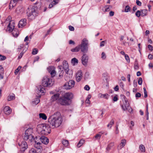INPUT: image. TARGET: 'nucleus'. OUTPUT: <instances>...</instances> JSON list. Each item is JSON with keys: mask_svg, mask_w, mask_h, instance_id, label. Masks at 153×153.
Wrapping results in <instances>:
<instances>
[{"mask_svg": "<svg viewBox=\"0 0 153 153\" xmlns=\"http://www.w3.org/2000/svg\"><path fill=\"white\" fill-rule=\"evenodd\" d=\"M48 122L50 126L52 128L59 127L62 122L60 113L56 112L51 115L48 119Z\"/></svg>", "mask_w": 153, "mask_h": 153, "instance_id": "f257e3e1", "label": "nucleus"}, {"mask_svg": "<svg viewBox=\"0 0 153 153\" xmlns=\"http://www.w3.org/2000/svg\"><path fill=\"white\" fill-rule=\"evenodd\" d=\"M51 127L46 124H40L37 127V131L43 135H47L50 133Z\"/></svg>", "mask_w": 153, "mask_h": 153, "instance_id": "f03ea898", "label": "nucleus"}, {"mask_svg": "<svg viewBox=\"0 0 153 153\" xmlns=\"http://www.w3.org/2000/svg\"><path fill=\"white\" fill-rule=\"evenodd\" d=\"M14 22L12 20L10 21V22L7 26V30L10 32H12V34L13 36L15 37H16L18 36L19 32L16 29H13L14 27Z\"/></svg>", "mask_w": 153, "mask_h": 153, "instance_id": "7ed1b4c3", "label": "nucleus"}, {"mask_svg": "<svg viewBox=\"0 0 153 153\" xmlns=\"http://www.w3.org/2000/svg\"><path fill=\"white\" fill-rule=\"evenodd\" d=\"M88 41L86 38H84L82 40L81 43L79 45L80 50L83 53H87L88 51Z\"/></svg>", "mask_w": 153, "mask_h": 153, "instance_id": "20e7f679", "label": "nucleus"}, {"mask_svg": "<svg viewBox=\"0 0 153 153\" xmlns=\"http://www.w3.org/2000/svg\"><path fill=\"white\" fill-rule=\"evenodd\" d=\"M54 83V81L48 76H45L42 79V85L44 87H50Z\"/></svg>", "mask_w": 153, "mask_h": 153, "instance_id": "39448f33", "label": "nucleus"}, {"mask_svg": "<svg viewBox=\"0 0 153 153\" xmlns=\"http://www.w3.org/2000/svg\"><path fill=\"white\" fill-rule=\"evenodd\" d=\"M37 11L34 7H33L30 9H29L28 11L27 12V16L30 19H34L37 15Z\"/></svg>", "mask_w": 153, "mask_h": 153, "instance_id": "423d86ee", "label": "nucleus"}, {"mask_svg": "<svg viewBox=\"0 0 153 153\" xmlns=\"http://www.w3.org/2000/svg\"><path fill=\"white\" fill-rule=\"evenodd\" d=\"M33 132V129L32 128H28L25 131V135L24 136V139L25 140H27L29 139L31 140L33 138V136L32 134Z\"/></svg>", "mask_w": 153, "mask_h": 153, "instance_id": "0eeeda50", "label": "nucleus"}, {"mask_svg": "<svg viewBox=\"0 0 153 153\" xmlns=\"http://www.w3.org/2000/svg\"><path fill=\"white\" fill-rule=\"evenodd\" d=\"M75 85V81L71 80L66 82L64 85L63 87L64 89H69L73 87Z\"/></svg>", "mask_w": 153, "mask_h": 153, "instance_id": "6e6552de", "label": "nucleus"}, {"mask_svg": "<svg viewBox=\"0 0 153 153\" xmlns=\"http://www.w3.org/2000/svg\"><path fill=\"white\" fill-rule=\"evenodd\" d=\"M18 145L20 147V151L22 152H24L28 148L27 143L25 141H23L20 143H19Z\"/></svg>", "mask_w": 153, "mask_h": 153, "instance_id": "1a4fd4ad", "label": "nucleus"}, {"mask_svg": "<svg viewBox=\"0 0 153 153\" xmlns=\"http://www.w3.org/2000/svg\"><path fill=\"white\" fill-rule=\"evenodd\" d=\"M124 99H125V102L124 103V105H122L121 107L123 111H126L127 109H128L129 108V104L127 100H126V97L124 95H122Z\"/></svg>", "mask_w": 153, "mask_h": 153, "instance_id": "9d476101", "label": "nucleus"}, {"mask_svg": "<svg viewBox=\"0 0 153 153\" xmlns=\"http://www.w3.org/2000/svg\"><path fill=\"white\" fill-rule=\"evenodd\" d=\"M58 102L62 105H69V103L67 100L63 96L60 97L58 100Z\"/></svg>", "mask_w": 153, "mask_h": 153, "instance_id": "9b49d317", "label": "nucleus"}, {"mask_svg": "<svg viewBox=\"0 0 153 153\" xmlns=\"http://www.w3.org/2000/svg\"><path fill=\"white\" fill-rule=\"evenodd\" d=\"M63 97L67 100V102L69 103V101L73 98V95L72 93L68 92L65 94Z\"/></svg>", "mask_w": 153, "mask_h": 153, "instance_id": "f8f14e48", "label": "nucleus"}, {"mask_svg": "<svg viewBox=\"0 0 153 153\" xmlns=\"http://www.w3.org/2000/svg\"><path fill=\"white\" fill-rule=\"evenodd\" d=\"M88 56L86 54H84L82 57V64L84 65H87L88 61Z\"/></svg>", "mask_w": 153, "mask_h": 153, "instance_id": "ddd939ff", "label": "nucleus"}, {"mask_svg": "<svg viewBox=\"0 0 153 153\" xmlns=\"http://www.w3.org/2000/svg\"><path fill=\"white\" fill-rule=\"evenodd\" d=\"M26 20L25 19H22L19 22L18 26L19 28H22L26 25Z\"/></svg>", "mask_w": 153, "mask_h": 153, "instance_id": "4468645a", "label": "nucleus"}, {"mask_svg": "<svg viewBox=\"0 0 153 153\" xmlns=\"http://www.w3.org/2000/svg\"><path fill=\"white\" fill-rule=\"evenodd\" d=\"M63 68L65 72L67 74H68L69 68L67 62L65 60L63 61Z\"/></svg>", "mask_w": 153, "mask_h": 153, "instance_id": "2eb2a0df", "label": "nucleus"}, {"mask_svg": "<svg viewBox=\"0 0 153 153\" xmlns=\"http://www.w3.org/2000/svg\"><path fill=\"white\" fill-rule=\"evenodd\" d=\"M40 141L45 144H47L49 141V139L47 137L43 136L41 137L39 139Z\"/></svg>", "mask_w": 153, "mask_h": 153, "instance_id": "dca6fc26", "label": "nucleus"}, {"mask_svg": "<svg viewBox=\"0 0 153 153\" xmlns=\"http://www.w3.org/2000/svg\"><path fill=\"white\" fill-rule=\"evenodd\" d=\"M82 77L81 71H79L76 74V79L78 82H79Z\"/></svg>", "mask_w": 153, "mask_h": 153, "instance_id": "f3484780", "label": "nucleus"}, {"mask_svg": "<svg viewBox=\"0 0 153 153\" xmlns=\"http://www.w3.org/2000/svg\"><path fill=\"white\" fill-rule=\"evenodd\" d=\"M4 113L7 115H9L11 112V109L8 106H5L4 108Z\"/></svg>", "mask_w": 153, "mask_h": 153, "instance_id": "a211bd4d", "label": "nucleus"}, {"mask_svg": "<svg viewBox=\"0 0 153 153\" xmlns=\"http://www.w3.org/2000/svg\"><path fill=\"white\" fill-rule=\"evenodd\" d=\"M17 3V2L15 1L14 0H11L9 5V9H11L14 7H15Z\"/></svg>", "mask_w": 153, "mask_h": 153, "instance_id": "6ab92c4d", "label": "nucleus"}, {"mask_svg": "<svg viewBox=\"0 0 153 153\" xmlns=\"http://www.w3.org/2000/svg\"><path fill=\"white\" fill-rule=\"evenodd\" d=\"M59 1V0H53L51 4H50L49 6V7L51 8L53 7V6L57 4Z\"/></svg>", "mask_w": 153, "mask_h": 153, "instance_id": "aec40b11", "label": "nucleus"}, {"mask_svg": "<svg viewBox=\"0 0 153 153\" xmlns=\"http://www.w3.org/2000/svg\"><path fill=\"white\" fill-rule=\"evenodd\" d=\"M59 93H57L51 97V101L53 102L59 98Z\"/></svg>", "mask_w": 153, "mask_h": 153, "instance_id": "412c9836", "label": "nucleus"}, {"mask_svg": "<svg viewBox=\"0 0 153 153\" xmlns=\"http://www.w3.org/2000/svg\"><path fill=\"white\" fill-rule=\"evenodd\" d=\"M141 13V16H144L147 15L148 13V10L146 9H143L140 10Z\"/></svg>", "mask_w": 153, "mask_h": 153, "instance_id": "4be33fe9", "label": "nucleus"}, {"mask_svg": "<svg viewBox=\"0 0 153 153\" xmlns=\"http://www.w3.org/2000/svg\"><path fill=\"white\" fill-rule=\"evenodd\" d=\"M4 69L1 66H0V79L3 78Z\"/></svg>", "mask_w": 153, "mask_h": 153, "instance_id": "5701e85b", "label": "nucleus"}, {"mask_svg": "<svg viewBox=\"0 0 153 153\" xmlns=\"http://www.w3.org/2000/svg\"><path fill=\"white\" fill-rule=\"evenodd\" d=\"M41 143L40 142H37L35 141V143L34 144L35 147L37 149H42V146H40Z\"/></svg>", "mask_w": 153, "mask_h": 153, "instance_id": "b1692460", "label": "nucleus"}, {"mask_svg": "<svg viewBox=\"0 0 153 153\" xmlns=\"http://www.w3.org/2000/svg\"><path fill=\"white\" fill-rule=\"evenodd\" d=\"M126 143V140L124 139L121 140V143L120 144V149H121L123 147H124Z\"/></svg>", "mask_w": 153, "mask_h": 153, "instance_id": "393cba45", "label": "nucleus"}, {"mask_svg": "<svg viewBox=\"0 0 153 153\" xmlns=\"http://www.w3.org/2000/svg\"><path fill=\"white\" fill-rule=\"evenodd\" d=\"M42 86V85H40L37 89L38 91L42 93H44V91L45 90L44 88Z\"/></svg>", "mask_w": 153, "mask_h": 153, "instance_id": "a878e982", "label": "nucleus"}, {"mask_svg": "<svg viewBox=\"0 0 153 153\" xmlns=\"http://www.w3.org/2000/svg\"><path fill=\"white\" fill-rule=\"evenodd\" d=\"M15 98V96L14 94H10L8 97V101H11L12 100H13Z\"/></svg>", "mask_w": 153, "mask_h": 153, "instance_id": "bb28decb", "label": "nucleus"}, {"mask_svg": "<svg viewBox=\"0 0 153 153\" xmlns=\"http://www.w3.org/2000/svg\"><path fill=\"white\" fill-rule=\"evenodd\" d=\"M40 102V100L39 98L35 99L34 101L32 102V104L33 105H35L37 104Z\"/></svg>", "mask_w": 153, "mask_h": 153, "instance_id": "cd10ccee", "label": "nucleus"}, {"mask_svg": "<svg viewBox=\"0 0 153 153\" xmlns=\"http://www.w3.org/2000/svg\"><path fill=\"white\" fill-rule=\"evenodd\" d=\"M39 117L42 118V119L46 120L47 119V117L44 113H40L39 114Z\"/></svg>", "mask_w": 153, "mask_h": 153, "instance_id": "c85d7f7f", "label": "nucleus"}, {"mask_svg": "<svg viewBox=\"0 0 153 153\" xmlns=\"http://www.w3.org/2000/svg\"><path fill=\"white\" fill-rule=\"evenodd\" d=\"M62 143L63 145L65 147H67L69 145V142L68 140H63Z\"/></svg>", "mask_w": 153, "mask_h": 153, "instance_id": "c756f323", "label": "nucleus"}, {"mask_svg": "<svg viewBox=\"0 0 153 153\" xmlns=\"http://www.w3.org/2000/svg\"><path fill=\"white\" fill-rule=\"evenodd\" d=\"M84 142V140L83 139H81L78 143L77 146L79 148L83 144Z\"/></svg>", "mask_w": 153, "mask_h": 153, "instance_id": "7c9ffc66", "label": "nucleus"}, {"mask_svg": "<svg viewBox=\"0 0 153 153\" xmlns=\"http://www.w3.org/2000/svg\"><path fill=\"white\" fill-rule=\"evenodd\" d=\"M80 50V48L79 45H78V46L76 47L75 48L72 49L71 50V51L72 52H78Z\"/></svg>", "mask_w": 153, "mask_h": 153, "instance_id": "2f4dec72", "label": "nucleus"}, {"mask_svg": "<svg viewBox=\"0 0 153 153\" xmlns=\"http://www.w3.org/2000/svg\"><path fill=\"white\" fill-rule=\"evenodd\" d=\"M139 149L142 152H145V147L143 145H140L139 146Z\"/></svg>", "mask_w": 153, "mask_h": 153, "instance_id": "473e14b6", "label": "nucleus"}, {"mask_svg": "<svg viewBox=\"0 0 153 153\" xmlns=\"http://www.w3.org/2000/svg\"><path fill=\"white\" fill-rule=\"evenodd\" d=\"M71 63L74 65L78 63V60L75 58H74L71 59Z\"/></svg>", "mask_w": 153, "mask_h": 153, "instance_id": "72a5a7b5", "label": "nucleus"}, {"mask_svg": "<svg viewBox=\"0 0 153 153\" xmlns=\"http://www.w3.org/2000/svg\"><path fill=\"white\" fill-rule=\"evenodd\" d=\"M52 77H53L56 75V72L55 71V68H54L53 70L50 73Z\"/></svg>", "mask_w": 153, "mask_h": 153, "instance_id": "f704fd0d", "label": "nucleus"}, {"mask_svg": "<svg viewBox=\"0 0 153 153\" xmlns=\"http://www.w3.org/2000/svg\"><path fill=\"white\" fill-rule=\"evenodd\" d=\"M131 10L130 7L128 5L126 6L125 8V12H128L130 11Z\"/></svg>", "mask_w": 153, "mask_h": 153, "instance_id": "c9c22d12", "label": "nucleus"}, {"mask_svg": "<svg viewBox=\"0 0 153 153\" xmlns=\"http://www.w3.org/2000/svg\"><path fill=\"white\" fill-rule=\"evenodd\" d=\"M22 67L21 66H19L18 68L16 69L14 71V73L15 75H16L18 73L19 71L20 70Z\"/></svg>", "mask_w": 153, "mask_h": 153, "instance_id": "e433bc0d", "label": "nucleus"}, {"mask_svg": "<svg viewBox=\"0 0 153 153\" xmlns=\"http://www.w3.org/2000/svg\"><path fill=\"white\" fill-rule=\"evenodd\" d=\"M54 68V67L53 66H50L47 69L49 73H50L51 71H52L53 70Z\"/></svg>", "mask_w": 153, "mask_h": 153, "instance_id": "4c0bfd02", "label": "nucleus"}, {"mask_svg": "<svg viewBox=\"0 0 153 153\" xmlns=\"http://www.w3.org/2000/svg\"><path fill=\"white\" fill-rule=\"evenodd\" d=\"M38 51V50L36 48H34L33 49L32 53L33 55L36 54Z\"/></svg>", "mask_w": 153, "mask_h": 153, "instance_id": "58836bf2", "label": "nucleus"}, {"mask_svg": "<svg viewBox=\"0 0 153 153\" xmlns=\"http://www.w3.org/2000/svg\"><path fill=\"white\" fill-rule=\"evenodd\" d=\"M114 124V121L113 120H111L110 123L107 125V127H109L110 126V128H111V126Z\"/></svg>", "mask_w": 153, "mask_h": 153, "instance_id": "ea45409f", "label": "nucleus"}, {"mask_svg": "<svg viewBox=\"0 0 153 153\" xmlns=\"http://www.w3.org/2000/svg\"><path fill=\"white\" fill-rule=\"evenodd\" d=\"M135 15L138 17H139L140 16H141L140 11L137 10L135 13Z\"/></svg>", "mask_w": 153, "mask_h": 153, "instance_id": "a19ab883", "label": "nucleus"}, {"mask_svg": "<svg viewBox=\"0 0 153 153\" xmlns=\"http://www.w3.org/2000/svg\"><path fill=\"white\" fill-rule=\"evenodd\" d=\"M6 57L0 54V61H2L5 60L6 59Z\"/></svg>", "mask_w": 153, "mask_h": 153, "instance_id": "79ce46f5", "label": "nucleus"}, {"mask_svg": "<svg viewBox=\"0 0 153 153\" xmlns=\"http://www.w3.org/2000/svg\"><path fill=\"white\" fill-rule=\"evenodd\" d=\"M101 55V58L102 59H104L106 58V55L104 52H102V53Z\"/></svg>", "mask_w": 153, "mask_h": 153, "instance_id": "37998d69", "label": "nucleus"}, {"mask_svg": "<svg viewBox=\"0 0 153 153\" xmlns=\"http://www.w3.org/2000/svg\"><path fill=\"white\" fill-rule=\"evenodd\" d=\"M101 135L99 134H97L95 136V138L96 139H100V138Z\"/></svg>", "mask_w": 153, "mask_h": 153, "instance_id": "c03bdc74", "label": "nucleus"}, {"mask_svg": "<svg viewBox=\"0 0 153 153\" xmlns=\"http://www.w3.org/2000/svg\"><path fill=\"white\" fill-rule=\"evenodd\" d=\"M119 126V124L118 123H117V124L116 126V130L115 131V133L116 134H118L119 133V130L118 129V127Z\"/></svg>", "mask_w": 153, "mask_h": 153, "instance_id": "a18cd8bd", "label": "nucleus"}, {"mask_svg": "<svg viewBox=\"0 0 153 153\" xmlns=\"http://www.w3.org/2000/svg\"><path fill=\"white\" fill-rule=\"evenodd\" d=\"M144 93V97L145 98L147 97V92L145 88H143Z\"/></svg>", "mask_w": 153, "mask_h": 153, "instance_id": "49530a36", "label": "nucleus"}, {"mask_svg": "<svg viewBox=\"0 0 153 153\" xmlns=\"http://www.w3.org/2000/svg\"><path fill=\"white\" fill-rule=\"evenodd\" d=\"M108 95L107 94H103V98H104L107 100L108 99Z\"/></svg>", "mask_w": 153, "mask_h": 153, "instance_id": "de8ad7c7", "label": "nucleus"}, {"mask_svg": "<svg viewBox=\"0 0 153 153\" xmlns=\"http://www.w3.org/2000/svg\"><path fill=\"white\" fill-rule=\"evenodd\" d=\"M125 59L128 62H130V59L129 58V57L128 56V55L126 54L125 55Z\"/></svg>", "mask_w": 153, "mask_h": 153, "instance_id": "09e8293b", "label": "nucleus"}, {"mask_svg": "<svg viewBox=\"0 0 153 153\" xmlns=\"http://www.w3.org/2000/svg\"><path fill=\"white\" fill-rule=\"evenodd\" d=\"M142 82V79L141 77H140L139 78L138 80V84L140 85H141Z\"/></svg>", "mask_w": 153, "mask_h": 153, "instance_id": "8fccbe9b", "label": "nucleus"}, {"mask_svg": "<svg viewBox=\"0 0 153 153\" xmlns=\"http://www.w3.org/2000/svg\"><path fill=\"white\" fill-rule=\"evenodd\" d=\"M119 85L121 88L123 89V88L124 84L123 82L120 80V81L119 82Z\"/></svg>", "mask_w": 153, "mask_h": 153, "instance_id": "3c124183", "label": "nucleus"}, {"mask_svg": "<svg viewBox=\"0 0 153 153\" xmlns=\"http://www.w3.org/2000/svg\"><path fill=\"white\" fill-rule=\"evenodd\" d=\"M136 3L137 5L139 6H140L141 5V4H142L141 2L138 0H136Z\"/></svg>", "mask_w": 153, "mask_h": 153, "instance_id": "603ef678", "label": "nucleus"}, {"mask_svg": "<svg viewBox=\"0 0 153 153\" xmlns=\"http://www.w3.org/2000/svg\"><path fill=\"white\" fill-rule=\"evenodd\" d=\"M84 88V89L86 91H89L90 89L89 86L87 85H85Z\"/></svg>", "mask_w": 153, "mask_h": 153, "instance_id": "864d4df0", "label": "nucleus"}, {"mask_svg": "<svg viewBox=\"0 0 153 153\" xmlns=\"http://www.w3.org/2000/svg\"><path fill=\"white\" fill-rule=\"evenodd\" d=\"M148 48L150 51H152L153 50V47L151 45H148Z\"/></svg>", "mask_w": 153, "mask_h": 153, "instance_id": "5fc2aeb1", "label": "nucleus"}, {"mask_svg": "<svg viewBox=\"0 0 153 153\" xmlns=\"http://www.w3.org/2000/svg\"><path fill=\"white\" fill-rule=\"evenodd\" d=\"M141 96V94L139 92L135 94L136 97H140Z\"/></svg>", "mask_w": 153, "mask_h": 153, "instance_id": "6e6d98bb", "label": "nucleus"}, {"mask_svg": "<svg viewBox=\"0 0 153 153\" xmlns=\"http://www.w3.org/2000/svg\"><path fill=\"white\" fill-rule=\"evenodd\" d=\"M69 30L71 31H74V28L73 27L71 26V25H70L69 26Z\"/></svg>", "mask_w": 153, "mask_h": 153, "instance_id": "4d7b16f0", "label": "nucleus"}, {"mask_svg": "<svg viewBox=\"0 0 153 153\" xmlns=\"http://www.w3.org/2000/svg\"><path fill=\"white\" fill-rule=\"evenodd\" d=\"M105 12L108 11L110 10V8L108 7H106V5L105 6Z\"/></svg>", "mask_w": 153, "mask_h": 153, "instance_id": "13d9d810", "label": "nucleus"}, {"mask_svg": "<svg viewBox=\"0 0 153 153\" xmlns=\"http://www.w3.org/2000/svg\"><path fill=\"white\" fill-rule=\"evenodd\" d=\"M105 43V41H102L100 42V47H103V46H104V45H105V44H104Z\"/></svg>", "mask_w": 153, "mask_h": 153, "instance_id": "bf43d9fd", "label": "nucleus"}, {"mask_svg": "<svg viewBox=\"0 0 153 153\" xmlns=\"http://www.w3.org/2000/svg\"><path fill=\"white\" fill-rule=\"evenodd\" d=\"M133 85L134 87H136L137 86V82L135 80H134L133 82Z\"/></svg>", "mask_w": 153, "mask_h": 153, "instance_id": "052dcab7", "label": "nucleus"}, {"mask_svg": "<svg viewBox=\"0 0 153 153\" xmlns=\"http://www.w3.org/2000/svg\"><path fill=\"white\" fill-rule=\"evenodd\" d=\"M134 68L135 69H138L139 68V67L137 64L135 63L134 66Z\"/></svg>", "mask_w": 153, "mask_h": 153, "instance_id": "680f3d73", "label": "nucleus"}, {"mask_svg": "<svg viewBox=\"0 0 153 153\" xmlns=\"http://www.w3.org/2000/svg\"><path fill=\"white\" fill-rule=\"evenodd\" d=\"M90 97L87 98V99L85 100V102L89 104L90 103V101L89 100V99Z\"/></svg>", "mask_w": 153, "mask_h": 153, "instance_id": "e2e57ef3", "label": "nucleus"}, {"mask_svg": "<svg viewBox=\"0 0 153 153\" xmlns=\"http://www.w3.org/2000/svg\"><path fill=\"white\" fill-rule=\"evenodd\" d=\"M148 58L149 59H152L153 58V56L151 54H150L149 55Z\"/></svg>", "mask_w": 153, "mask_h": 153, "instance_id": "0e129e2a", "label": "nucleus"}, {"mask_svg": "<svg viewBox=\"0 0 153 153\" xmlns=\"http://www.w3.org/2000/svg\"><path fill=\"white\" fill-rule=\"evenodd\" d=\"M23 55V53L22 52H21L18 58L19 59H21L22 56Z\"/></svg>", "mask_w": 153, "mask_h": 153, "instance_id": "69168bd1", "label": "nucleus"}, {"mask_svg": "<svg viewBox=\"0 0 153 153\" xmlns=\"http://www.w3.org/2000/svg\"><path fill=\"white\" fill-rule=\"evenodd\" d=\"M114 11H111L109 12V16H114Z\"/></svg>", "mask_w": 153, "mask_h": 153, "instance_id": "338daca9", "label": "nucleus"}, {"mask_svg": "<svg viewBox=\"0 0 153 153\" xmlns=\"http://www.w3.org/2000/svg\"><path fill=\"white\" fill-rule=\"evenodd\" d=\"M114 90L116 91H117L119 90V87L118 85H117L114 88Z\"/></svg>", "mask_w": 153, "mask_h": 153, "instance_id": "774afa93", "label": "nucleus"}]
</instances>
